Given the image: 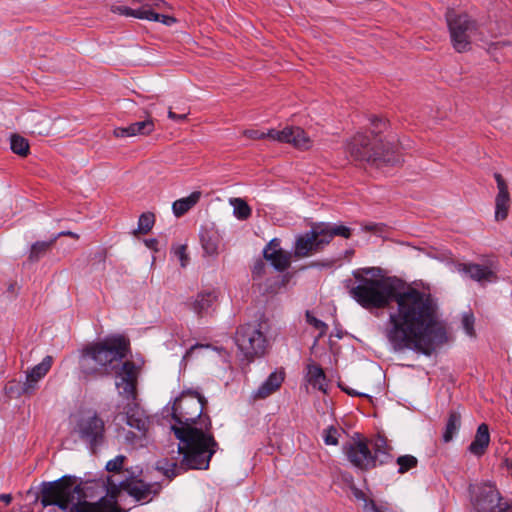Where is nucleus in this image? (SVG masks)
Masks as SVG:
<instances>
[{
    "mask_svg": "<svg viewBox=\"0 0 512 512\" xmlns=\"http://www.w3.org/2000/svg\"><path fill=\"white\" fill-rule=\"evenodd\" d=\"M207 405L208 400L194 390L183 391L173 402L171 417L178 425H172L171 431L179 440L178 452L183 458L179 464L162 460L156 465L170 480L189 469L207 470L219 449L211 417L204 412Z\"/></svg>",
    "mask_w": 512,
    "mask_h": 512,
    "instance_id": "obj_1",
    "label": "nucleus"
},
{
    "mask_svg": "<svg viewBox=\"0 0 512 512\" xmlns=\"http://www.w3.org/2000/svg\"><path fill=\"white\" fill-rule=\"evenodd\" d=\"M358 285L346 281L350 296L365 309L389 307L392 302L397 310L389 315L391 327L386 336L397 352L406 349L416 351V288L398 277L368 278L353 272Z\"/></svg>",
    "mask_w": 512,
    "mask_h": 512,
    "instance_id": "obj_2",
    "label": "nucleus"
},
{
    "mask_svg": "<svg viewBox=\"0 0 512 512\" xmlns=\"http://www.w3.org/2000/svg\"><path fill=\"white\" fill-rule=\"evenodd\" d=\"M129 352L130 344L124 336H111L90 342L79 350V372L85 379L115 375L119 394L134 401L137 397L138 370L133 361H123Z\"/></svg>",
    "mask_w": 512,
    "mask_h": 512,
    "instance_id": "obj_3",
    "label": "nucleus"
},
{
    "mask_svg": "<svg viewBox=\"0 0 512 512\" xmlns=\"http://www.w3.org/2000/svg\"><path fill=\"white\" fill-rule=\"evenodd\" d=\"M451 339L437 298L428 284L418 280V352L431 355Z\"/></svg>",
    "mask_w": 512,
    "mask_h": 512,
    "instance_id": "obj_4",
    "label": "nucleus"
},
{
    "mask_svg": "<svg viewBox=\"0 0 512 512\" xmlns=\"http://www.w3.org/2000/svg\"><path fill=\"white\" fill-rule=\"evenodd\" d=\"M335 236L349 239L352 236V229L342 224L313 223L309 231L296 236L294 255L303 258L318 253L329 245Z\"/></svg>",
    "mask_w": 512,
    "mask_h": 512,
    "instance_id": "obj_5",
    "label": "nucleus"
},
{
    "mask_svg": "<svg viewBox=\"0 0 512 512\" xmlns=\"http://www.w3.org/2000/svg\"><path fill=\"white\" fill-rule=\"evenodd\" d=\"M348 151L355 161L375 168L394 165L397 161L394 151L384 143L383 138L372 137L366 132L352 137Z\"/></svg>",
    "mask_w": 512,
    "mask_h": 512,
    "instance_id": "obj_6",
    "label": "nucleus"
},
{
    "mask_svg": "<svg viewBox=\"0 0 512 512\" xmlns=\"http://www.w3.org/2000/svg\"><path fill=\"white\" fill-rule=\"evenodd\" d=\"M76 481L74 475H64L54 481H43L40 484L39 492H35V500L33 504L38 501L46 508L48 506H56L63 512H84L82 506L74 504L73 491L71 487Z\"/></svg>",
    "mask_w": 512,
    "mask_h": 512,
    "instance_id": "obj_7",
    "label": "nucleus"
},
{
    "mask_svg": "<svg viewBox=\"0 0 512 512\" xmlns=\"http://www.w3.org/2000/svg\"><path fill=\"white\" fill-rule=\"evenodd\" d=\"M261 323H246L237 327L234 341L241 355L242 365L249 366L256 358L265 355L268 340Z\"/></svg>",
    "mask_w": 512,
    "mask_h": 512,
    "instance_id": "obj_8",
    "label": "nucleus"
},
{
    "mask_svg": "<svg viewBox=\"0 0 512 512\" xmlns=\"http://www.w3.org/2000/svg\"><path fill=\"white\" fill-rule=\"evenodd\" d=\"M447 24L453 48L459 52L470 50L471 44L482 40L477 23L467 14H456L448 11L446 14Z\"/></svg>",
    "mask_w": 512,
    "mask_h": 512,
    "instance_id": "obj_9",
    "label": "nucleus"
},
{
    "mask_svg": "<svg viewBox=\"0 0 512 512\" xmlns=\"http://www.w3.org/2000/svg\"><path fill=\"white\" fill-rule=\"evenodd\" d=\"M74 431L93 454L105 443V422L97 412L82 415L77 420Z\"/></svg>",
    "mask_w": 512,
    "mask_h": 512,
    "instance_id": "obj_10",
    "label": "nucleus"
},
{
    "mask_svg": "<svg viewBox=\"0 0 512 512\" xmlns=\"http://www.w3.org/2000/svg\"><path fill=\"white\" fill-rule=\"evenodd\" d=\"M471 503L476 512H506L507 503L502 502L500 493L491 483L470 485Z\"/></svg>",
    "mask_w": 512,
    "mask_h": 512,
    "instance_id": "obj_11",
    "label": "nucleus"
},
{
    "mask_svg": "<svg viewBox=\"0 0 512 512\" xmlns=\"http://www.w3.org/2000/svg\"><path fill=\"white\" fill-rule=\"evenodd\" d=\"M249 139L269 138L282 143L292 144L295 148L307 150L311 147L312 141L307 133L300 127H286L283 130L270 129L267 133L259 130L248 129L243 132Z\"/></svg>",
    "mask_w": 512,
    "mask_h": 512,
    "instance_id": "obj_12",
    "label": "nucleus"
},
{
    "mask_svg": "<svg viewBox=\"0 0 512 512\" xmlns=\"http://www.w3.org/2000/svg\"><path fill=\"white\" fill-rule=\"evenodd\" d=\"M343 452L347 459L358 469L368 471L375 468L372 459V451L365 439L347 442L343 446Z\"/></svg>",
    "mask_w": 512,
    "mask_h": 512,
    "instance_id": "obj_13",
    "label": "nucleus"
},
{
    "mask_svg": "<svg viewBox=\"0 0 512 512\" xmlns=\"http://www.w3.org/2000/svg\"><path fill=\"white\" fill-rule=\"evenodd\" d=\"M456 268L459 273L482 285L497 280L498 266L494 260H488L485 264L459 263Z\"/></svg>",
    "mask_w": 512,
    "mask_h": 512,
    "instance_id": "obj_14",
    "label": "nucleus"
},
{
    "mask_svg": "<svg viewBox=\"0 0 512 512\" xmlns=\"http://www.w3.org/2000/svg\"><path fill=\"white\" fill-rule=\"evenodd\" d=\"M119 491L125 490L131 497L138 502H149L159 494L161 486L159 483H146L141 479L133 480L127 478L118 482Z\"/></svg>",
    "mask_w": 512,
    "mask_h": 512,
    "instance_id": "obj_15",
    "label": "nucleus"
},
{
    "mask_svg": "<svg viewBox=\"0 0 512 512\" xmlns=\"http://www.w3.org/2000/svg\"><path fill=\"white\" fill-rule=\"evenodd\" d=\"M494 178L497 183L498 193L495 198V219L497 221L505 220L510 208V195L508 185L501 174L495 173Z\"/></svg>",
    "mask_w": 512,
    "mask_h": 512,
    "instance_id": "obj_16",
    "label": "nucleus"
},
{
    "mask_svg": "<svg viewBox=\"0 0 512 512\" xmlns=\"http://www.w3.org/2000/svg\"><path fill=\"white\" fill-rule=\"evenodd\" d=\"M53 363L52 356L47 355L43 360L26 372V390L34 394L38 389L39 381L46 376Z\"/></svg>",
    "mask_w": 512,
    "mask_h": 512,
    "instance_id": "obj_17",
    "label": "nucleus"
},
{
    "mask_svg": "<svg viewBox=\"0 0 512 512\" xmlns=\"http://www.w3.org/2000/svg\"><path fill=\"white\" fill-rule=\"evenodd\" d=\"M284 372H272L268 378L253 393L254 399H265L276 392L284 381Z\"/></svg>",
    "mask_w": 512,
    "mask_h": 512,
    "instance_id": "obj_18",
    "label": "nucleus"
},
{
    "mask_svg": "<svg viewBox=\"0 0 512 512\" xmlns=\"http://www.w3.org/2000/svg\"><path fill=\"white\" fill-rule=\"evenodd\" d=\"M490 443V433L488 425L485 423H482L478 426L476 434L474 436L473 441L468 446V451L477 456H482Z\"/></svg>",
    "mask_w": 512,
    "mask_h": 512,
    "instance_id": "obj_19",
    "label": "nucleus"
},
{
    "mask_svg": "<svg viewBox=\"0 0 512 512\" xmlns=\"http://www.w3.org/2000/svg\"><path fill=\"white\" fill-rule=\"evenodd\" d=\"M373 450L374 452L372 453V459L374 461L375 467H377V465L387 464L392 461L393 456L390 453L391 447L387 443V439L385 437H377L373 445Z\"/></svg>",
    "mask_w": 512,
    "mask_h": 512,
    "instance_id": "obj_20",
    "label": "nucleus"
},
{
    "mask_svg": "<svg viewBox=\"0 0 512 512\" xmlns=\"http://www.w3.org/2000/svg\"><path fill=\"white\" fill-rule=\"evenodd\" d=\"M125 422L131 428L137 429L143 435L148 430V420L143 413L139 411L138 405L129 406L125 411Z\"/></svg>",
    "mask_w": 512,
    "mask_h": 512,
    "instance_id": "obj_21",
    "label": "nucleus"
},
{
    "mask_svg": "<svg viewBox=\"0 0 512 512\" xmlns=\"http://www.w3.org/2000/svg\"><path fill=\"white\" fill-rule=\"evenodd\" d=\"M199 238L205 254H217L219 245V235L214 229L201 227L199 231Z\"/></svg>",
    "mask_w": 512,
    "mask_h": 512,
    "instance_id": "obj_22",
    "label": "nucleus"
},
{
    "mask_svg": "<svg viewBox=\"0 0 512 512\" xmlns=\"http://www.w3.org/2000/svg\"><path fill=\"white\" fill-rule=\"evenodd\" d=\"M217 294L215 291H204L197 294L195 300L191 304L193 311L202 316L207 313L208 310L217 300Z\"/></svg>",
    "mask_w": 512,
    "mask_h": 512,
    "instance_id": "obj_23",
    "label": "nucleus"
},
{
    "mask_svg": "<svg viewBox=\"0 0 512 512\" xmlns=\"http://www.w3.org/2000/svg\"><path fill=\"white\" fill-rule=\"evenodd\" d=\"M263 258L270 262L274 269L279 272H284L291 264V255L284 250L272 251L267 254H263Z\"/></svg>",
    "mask_w": 512,
    "mask_h": 512,
    "instance_id": "obj_24",
    "label": "nucleus"
},
{
    "mask_svg": "<svg viewBox=\"0 0 512 512\" xmlns=\"http://www.w3.org/2000/svg\"><path fill=\"white\" fill-rule=\"evenodd\" d=\"M201 197L200 191L192 192L188 197L176 200L173 205V213L176 217L186 214L194 205H196Z\"/></svg>",
    "mask_w": 512,
    "mask_h": 512,
    "instance_id": "obj_25",
    "label": "nucleus"
},
{
    "mask_svg": "<svg viewBox=\"0 0 512 512\" xmlns=\"http://www.w3.org/2000/svg\"><path fill=\"white\" fill-rule=\"evenodd\" d=\"M307 377L308 382L314 387L319 389L320 391L326 392V375L318 364H309L307 366Z\"/></svg>",
    "mask_w": 512,
    "mask_h": 512,
    "instance_id": "obj_26",
    "label": "nucleus"
},
{
    "mask_svg": "<svg viewBox=\"0 0 512 512\" xmlns=\"http://www.w3.org/2000/svg\"><path fill=\"white\" fill-rule=\"evenodd\" d=\"M461 426V413L457 410L449 412L445 430L443 433V441L448 443L458 433Z\"/></svg>",
    "mask_w": 512,
    "mask_h": 512,
    "instance_id": "obj_27",
    "label": "nucleus"
},
{
    "mask_svg": "<svg viewBox=\"0 0 512 512\" xmlns=\"http://www.w3.org/2000/svg\"><path fill=\"white\" fill-rule=\"evenodd\" d=\"M56 240L57 237H53L49 241H37L32 244L28 259L31 262L39 261L51 249Z\"/></svg>",
    "mask_w": 512,
    "mask_h": 512,
    "instance_id": "obj_28",
    "label": "nucleus"
},
{
    "mask_svg": "<svg viewBox=\"0 0 512 512\" xmlns=\"http://www.w3.org/2000/svg\"><path fill=\"white\" fill-rule=\"evenodd\" d=\"M154 129V120L148 113L147 118L145 120L130 124V131H132L133 136H147L150 135L154 131Z\"/></svg>",
    "mask_w": 512,
    "mask_h": 512,
    "instance_id": "obj_29",
    "label": "nucleus"
},
{
    "mask_svg": "<svg viewBox=\"0 0 512 512\" xmlns=\"http://www.w3.org/2000/svg\"><path fill=\"white\" fill-rule=\"evenodd\" d=\"M10 147L13 153L26 157L29 154L28 140L18 134H13L10 138Z\"/></svg>",
    "mask_w": 512,
    "mask_h": 512,
    "instance_id": "obj_30",
    "label": "nucleus"
},
{
    "mask_svg": "<svg viewBox=\"0 0 512 512\" xmlns=\"http://www.w3.org/2000/svg\"><path fill=\"white\" fill-rule=\"evenodd\" d=\"M231 205L234 208V215L239 220H246L251 215V208L247 202L241 198H233L230 200Z\"/></svg>",
    "mask_w": 512,
    "mask_h": 512,
    "instance_id": "obj_31",
    "label": "nucleus"
},
{
    "mask_svg": "<svg viewBox=\"0 0 512 512\" xmlns=\"http://www.w3.org/2000/svg\"><path fill=\"white\" fill-rule=\"evenodd\" d=\"M5 392L10 397L19 398L21 396H31L33 395L31 392L26 390L25 382H20L16 380L9 381L5 386Z\"/></svg>",
    "mask_w": 512,
    "mask_h": 512,
    "instance_id": "obj_32",
    "label": "nucleus"
},
{
    "mask_svg": "<svg viewBox=\"0 0 512 512\" xmlns=\"http://www.w3.org/2000/svg\"><path fill=\"white\" fill-rule=\"evenodd\" d=\"M112 12L117 13L119 15L131 16L137 19H145L147 18V10L148 9H140V8H131L128 6H112Z\"/></svg>",
    "mask_w": 512,
    "mask_h": 512,
    "instance_id": "obj_33",
    "label": "nucleus"
},
{
    "mask_svg": "<svg viewBox=\"0 0 512 512\" xmlns=\"http://www.w3.org/2000/svg\"><path fill=\"white\" fill-rule=\"evenodd\" d=\"M155 223V215L152 212H145L139 216L138 228L134 231V234H147L153 228Z\"/></svg>",
    "mask_w": 512,
    "mask_h": 512,
    "instance_id": "obj_34",
    "label": "nucleus"
},
{
    "mask_svg": "<svg viewBox=\"0 0 512 512\" xmlns=\"http://www.w3.org/2000/svg\"><path fill=\"white\" fill-rule=\"evenodd\" d=\"M371 130L369 135L372 137L382 138L381 134L386 130L388 123L387 121L378 116H371L370 118Z\"/></svg>",
    "mask_w": 512,
    "mask_h": 512,
    "instance_id": "obj_35",
    "label": "nucleus"
},
{
    "mask_svg": "<svg viewBox=\"0 0 512 512\" xmlns=\"http://www.w3.org/2000/svg\"><path fill=\"white\" fill-rule=\"evenodd\" d=\"M396 463L399 465L398 472L400 474H404L410 469L416 467V457L412 455L399 456Z\"/></svg>",
    "mask_w": 512,
    "mask_h": 512,
    "instance_id": "obj_36",
    "label": "nucleus"
},
{
    "mask_svg": "<svg viewBox=\"0 0 512 512\" xmlns=\"http://www.w3.org/2000/svg\"><path fill=\"white\" fill-rule=\"evenodd\" d=\"M146 20L154 21V22H161L167 26H170L176 22V19L174 17L157 13L153 9L147 10Z\"/></svg>",
    "mask_w": 512,
    "mask_h": 512,
    "instance_id": "obj_37",
    "label": "nucleus"
},
{
    "mask_svg": "<svg viewBox=\"0 0 512 512\" xmlns=\"http://www.w3.org/2000/svg\"><path fill=\"white\" fill-rule=\"evenodd\" d=\"M474 322H475V318L471 312L463 313L462 327H463L464 331L466 332V334L470 337H473L475 335Z\"/></svg>",
    "mask_w": 512,
    "mask_h": 512,
    "instance_id": "obj_38",
    "label": "nucleus"
},
{
    "mask_svg": "<svg viewBox=\"0 0 512 512\" xmlns=\"http://www.w3.org/2000/svg\"><path fill=\"white\" fill-rule=\"evenodd\" d=\"M305 316H306L307 323L312 325L315 329L320 330V336H323L326 333V331L328 329V326L326 323H324L322 320L316 318L310 311H306Z\"/></svg>",
    "mask_w": 512,
    "mask_h": 512,
    "instance_id": "obj_39",
    "label": "nucleus"
},
{
    "mask_svg": "<svg viewBox=\"0 0 512 512\" xmlns=\"http://www.w3.org/2000/svg\"><path fill=\"white\" fill-rule=\"evenodd\" d=\"M126 456L118 455L114 459L108 461L106 463L105 469L108 472L118 473L122 470L124 462L126 461Z\"/></svg>",
    "mask_w": 512,
    "mask_h": 512,
    "instance_id": "obj_40",
    "label": "nucleus"
},
{
    "mask_svg": "<svg viewBox=\"0 0 512 512\" xmlns=\"http://www.w3.org/2000/svg\"><path fill=\"white\" fill-rule=\"evenodd\" d=\"M186 251H187L186 244L177 245V246L173 247V252H174L175 256H177L178 259L180 260V264L182 267H186L189 263V256Z\"/></svg>",
    "mask_w": 512,
    "mask_h": 512,
    "instance_id": "obj_41",
    "label": "nucleus"
},
{
    "mask_svg": "<svg viewBox=\"0 0 512 512\" xmlns=\"http://www.w3.org/2000/svg\"><path fill=\"white\" fill-rule=\"evenodd\" d=\"M265 270H266L265 259H260V258L257 259L254 262V265H253L252 270H251L252 278L254 280L261 279L264 276V274H265Z\"/></svg>",
    "mask_w": 512,
    "mask_h": 512,
    "instance_id": "obj_42",
    "label": "nucleus"
},
{
    "mask_svg": "<svg viewBox=\"0 0 512 512\" xmlns=\"http://www.w3.org/2000/svg\"><path fill=\"white\" fill-rule=\"evenodd\" d=\"M324 442L326 445L338 444V430L334 426H330L325 430Z\"/></svg>",
    "mask_w": 512,
    "mask_h": 512,
    "instance_id": "obj_43",
    "label": "nucleus"
},
{
    "mask_svg": "<svg viewBox=\"0 0 512 512\" xmlns=\"http://www.w3.org/2000/svg\"><path fill=\"white\" fill-rule=\"evenodd\" d=\"M280 244H281V240L278 239V238H273L267 245L266 247L263 249V254H267L269 252H272V251H278V250H283L281 247H280Z\"/></svg>",
    "mask_w": 512,
    "mask_h": 512,
    "instance_id": "obj_44",
    "label": "nucleus"
},
{
    "mask_svg": "<svg viewBox=\"0 0 512 512\" xmlns=\"http://www.w3.org/2000/svg\"><path fill=\"white\" fill-rule=\"evenodd\" d=\"M113 135L117 138L133 137L130 131V125L127 127H117L113 130Z\"/></svg>",
    "mask_w": 512,
    "mask_h": 512,
    "instance_id": "obj_45",
    "label": "nucleus"
},
{
    "mask_svg": "<svg viewBox=\"0 0 512 512\" xmlns=\"http://www.w3.org/2000/svg\"><path fill=\"white\" fill-rule=\"evenodd\" d=\"M162 5H165L164 0H143V6H140V9H153L154 7L160 8Z\"/></svg>",
    "mask_w": 512,
    "mask_h": 512,
    "instance_id": "obj_46",
    "label": "nucleus"
},
{
    "mask_svg": "<svg viewBox=\"0 0 512 512\" xmlns=\"http://www.w3.org/2000/svg\"><path fill=\"white\" fill-rule=\"evenodd\" d=\"M188 113L177 114L171 109L168 111V117L174 121H184L187 118Z\"/></svg>",
    "mask_w": 512,
    "mask_h": 512,
    "instance_id": "obj_47",
    "label": "nucleus"
},
{
    "mask_svg": "<svg viewBox=\"0 0 512 512\" xmlns=\"http://www.w3.org/2000/svg\"><path fill=\"white\" fill-rule=\"evenodd\" d=\"M144 243L149 249L154 250L156 252L158 251V240L156 238L145 239Z\"/></svg>",
    "mask_w": 512,
    "mask_h": 512,
    "instance_id": "obj_48",
    "label": "nucleus"
},
{
    "mask_svg": "<svg viewBox=\"0 0 512 512\" xmlns=\"http://www.w3.org/2000/svg\"><path fill=\"white\" fill-rule=\"evenodd\" d=\"M353 495H354L357 499H359V500H363V501L365 502V504H366V503H369V500H370V499H368V498L366 497L365 493H364L362 490H360V489H358V488H354V489H353Z\"/></svg>",
    "mask_w": 512,
    "mask_h": 512,
    "instance_id": "obj_49",
    "label": "nucleus"
},
{
    "mask_svg": "<svg viewBox=\"0 0 512 512\" xmlns=\"http://www.w3.org/2000/svg\"><path fill=\"white\" fill-rule=\"evenodd\" d=\"M339 387L341 388L342 391L346 392L348 395L350 396H363L364 394H361V393H357L355 390L353 389H350V388H346L344 387L342 384H339Z\"/></svg>",
    "mask_w": 512,
    "mask_h": 512,
    "instance_id": "obj_50",
    "label": "nucleus"
},
{
    "mask_svg": "<svg viewBox=\"0 0 512 512\" xmlns=\"http://www.w3.org/2000/svg\"><path fill=\"white\" fill-rule=\"evenodd\" d=\"M417 251H418V255H419L420 253H423V254H425L426 256H433V257H435V258H437V257H438V252H437V251H435L434 253L427 252V251H426V249H425L424 247L420 246V245H418Z\"/></svg>",
    "mask_w": 512,
    "mask_h": 512,
    "instance_id": "obj_51",
    "label": "nucleus"
},
{
    "mask_svg": "<svg viewBox=\"0 0 512 512\" xmlns=\"http://www.w3.org/2000/svg\"><path fill=\"white\" fill-rule=\"evenodd\" d=\"M61 236H70V237H73L75 239L79 238V236L76 233L71 232V231H62V232L58 233L55 237H57V239H58Z\"/></svg>",
    "mask_w": 512,
    "mask_h": 512,
    "instance_id": "obj_52",
    "label": "nucleus"
},
{
    "mask_svg": "<svg viewBox=\"0 0 512 512\" xmlns=\"http://www.w3.org/2000/svg\"><path fill=\"white\" fill-rule=\"evenodd\" d=\"M106 258V251L100 250L94 255V259H97L98 261L104 262Z\"/></svg>",
    "mask_w": 512,
    "mask_h": 512,
    "instance_id": "obj_53",
    "label": "nucleus"
},
{
    "mask_svg": "<svg viewBox=\"0 0 512 512\" xmlns=\"http://www.w3.org/2000/svg\"><path fill=\"white\" fill-rule=\"evenodd\" d=\"M0 500L6 504H10L12 501V495L11 494H0Z\"/></svg>",
    "mask_w": 512,
    "mask_h": 512,
    "instance_id": "obj_54",
    "label": "nucleus"
},
{
    "mask_svg": "<svg viewBox=\"0 0 512 512\" xmlns=\"http://www.w3.org/2000/svg\"><path fill=\"white\" fill-rule=\"evenodd\" d=\"M35 492H39V490H34V488H30L28 491H27V495H31L35 498Z\"/></svg>",
    "mask_w": 512,
    "mask_h": 512,
    "instance_id": "obj_55",
    "label": "nucleus"
},
{
    "mask_svg": "<svg viewBox=\"0 0 512 512\" xmlns=\"http://www.w3.org/2000/svg\"><path fill=\"white\" fill-rule=\"evenodd\" d=\"M133 5L139 4L140 6H143V0H130Z\"/></svg>",
    "mask_w": 512,
    "mask_h": 512,
    "instance_id": "obj_56",
    "label": "nucleus"
},
{
    "mask_svg": "<svg viewBox=\"0 0 512 512\" xmlns=\"http://www.w3.org/2000/svg\"><path fill=\"white\" fill-rule=\"evenodd\" d=\"M372 270H373V268H364V269H362L363 273H365L366 275L370 274Z\"/></svg>",
    "mask_w": 512,
    "mask_h": 512,
    "instance_id": "obj_57",
    "label": "nucleus"
},
{
    "mask_svg": "<svg viewBox=\"0 0 512 512\" xmlns=\"http://www.w3.org/2000/svg\"><path fill=\"white\" fill-rule=\"evenodd\" d=\"M20 512H31V511H29V510H28V509H26L25 507H21V508H20Z\"/></svg>",
    "mask_w": 512,
    "mask_h": 512,
    "instance_id": "obj_58",
    "label": "nucleus"
},
{
    "mask_svg": "<svg viewBox=\"0 0 512 512\" xmlns=\"http://www.w3.org/2000/svg\"><path fill=\"white\" fill-rule=\"evenodd\" d=\"M346 254H348V255L353 254V250H348V251H346Z\"/></svg>",
    "mask_w": 512,
    "mask_h": 512,
    "instance_id": "obj_59",
    "label": "nucleus"
},
{
    "mask_svg": "<svg viewBox=\"0 0 512 512\" xmlns=\"http://www.w3.org/2000/svg\"><path fill=\"white\" fill-rule=\"evenodd\" d=\"M288 279H289L288 275H284V280L288 281Z\"/></svg>",
    "mask_w": 512,
    "mask_h": 512,
    "instance_id": "obj_60",
    "label": "nucleus"
}]
</instances>
